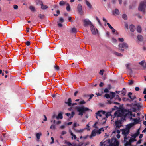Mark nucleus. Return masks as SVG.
I'll use <instances>...</instances> for the list:
<instances>
[{
	"mask_svg": "<svg viewBox=\"0 0 146 146\" xmlns=\"http://www.w3.org/2000/svg\"><path fill=\"white\" fill-rule=\"evenodd\" d=\"M133 115L132 112L131 111H129L127 110L124 109L121 110H118L116 111L114 114V117H122V119L126 120L125 118L127 116H131ZM131 118H132L131 117Z\"/></svg>",
	"mask_w": 146,
	"mask_h": 146,
	"instance_id": "nucleus-1",
	"label": "nucleus"
},
{
	"mask_svg": "<svg viewBox=\"0 0 146 146\" xmlns=\"http://www.w3.org/2000/svg\"><path fill=\"white\" fill-rule=\"evenodd\" d=\"M77 110L79 112L78 115L81 116H82L86 111L90 110L88 108L84 107V106L77 107Z\"/></svg>",
	"mask_w": 146,
	"mask_h": 146,
	"instance_id": "nucleus-2",
	"label": "nucleus"
},
{
	"mask_svg": "<svg viewBox=\"0 0 146 146\" xmlns=\"http://www.w3.org/2000/svg\"><path fill=\"white\" fill-rule=\"evenodd\" d=\"M118 118L117 121H115V129L117 128H119L122 125V122L125 121V120L122 119V117H117Z\"/></svg>",
	"mask_w": 146,
	"mask_h": 146,
	"instance_id": "nucleus-3",
	"label": "nucleus"
},
{
	"mask_svg": "<svg viewBox=\"0 0 146 146\" xmlns=\"http://www.w3.org/2000/svg\"><path fill=\"white\" fill-rule=\"evenodd\" d=\"M145 5V1H142L140 3L138 7L139 11L142 12L143 14H145V10L144 8Z\"/></svg>",
	"mask_w": 146,
	"mask_h": 146,
	"instance_id": "nucleus-4",
	"label": "nucleus"
},
{
	"mask_svg": "<svg viewBox=\"0 0 146 146\" xmlns=\"http://www.w3.org/2000/svg\"><path fill=\"white\" fill-rule=\"evenodd\" d=\"M122 134L125 136L124 137V141H125L127 139L126 137L129 133L130 130L129 129L126 128L124 129H122Z\"/></svg>",
	"mask_w": 146,
	"mask_h": 146,
	"instance_id": "nucleus-5",
	"label": "nucleus"
},
{
	"mask_svg": "<svg viewBox=\"0 0 146 146\" xmlns=\"http://www.w3.org/2000/svg\"><path fill=\"white\" fill-rule=\"evenodd\" d=\"M128 47L127 44L124 42L120 44L119 45V49L122 51H124L125 48H127Z\"/></svg>",
	"mask_w": 146,
	"mask_h": 146,
	"instance_id": "nucleus-6",
	"label": "nucleus"
},
{
	"mask_svg": "<svg viewBox=\"0 0 146 146\" xmlns=\"http://www.w3.org/2000/svg\"><path fill=\"white\" fill-rule=\"evenodd\" d=\"M84 23L85 26H86L88 25H89L90 27L91 25H93V24L90 21L87 19H85L84 20Z\"/></svg>",
	"mask_w": 146,
	"mask_h": 146,
	"instance_id": "nucleus-7",
	"label": "nucleus"
},
{
	"mask_svg": "<svg viewBox=\"0 0 146 146\" xmlns=\"http://www.w3.org/2000/svg\"><path fill=\"white\" fill-rule=\"evenodd\" d=\"M90 28L91 31L92 32V33L93 35H95L97 33V29L96 30L95 29V28L94 26L93 25H91V27H90Z\"/></svg>",
	"mask_w": 146,
	"mask_h": 146,
	"instance_id": "nucleus-8",
	"label": "nucleus"
},
{
	"mask_svg": "<svg viewBox=\"0 0 146 146\" xmlns=\"http://www.w3.org/2000/svg\"><path fill=\"white\" fill-rule=\"evenodd\" d=\"M65 103L68 106H71L72 104L71 99L70 98H69L67 101H65Z\"/></svg>",
	"mask_w": 146,
	"mask_h": 146,
	"instance_id": "nucleus-9",
	"label": "nucleus"
},
{
	"mask_svg": "<svg viewBox=\"0 0 146 146\" xmlns=\"http://www.w3.org/2000/svg\"><path fill=\"white\" fill-rule=\"evenodd\" d=\"M96 117L98 119H100V118L102 117V115L100 112V111H98L96 113Z\"/></svg>",
	"mask_w": 146,
	"mask_h": 146,
	"instance_id": "nucleus-10",
	"label": "nucleus"
},
{
	"mask_svg": "<svg viewBox=\"0 0 146 146\" xmlns=\"http://www.w3.org/2000/svg\"><path fill=\"white\" fill-rule=\"evenodd\" d=\"M96 130L95 129L92 130L91 134L90 136V138L91 139L93 137L95 136L96 135Z\"/></svg>",
	"mask_w": 146,
	"mask_h": 146,
	"instance_id": "nucleus-11",
	"label": "nucleus"
},
{
	"mask_svg": "<svg viewBox=\"0 0 146 146\" xmlns=\"http://www.w3.org/2000/svg\"><path fill=\"white\" fill-rule=\"evenodd\" d=\"M75 114L74 112H72L71 113V114L70 113H66V115L68 117L70 116V118L71 119L73 117V116Z\"/></svg>",
	"mask_w": 146,
	"mask_h": 146,
	"instance_id": "nucleus-12",
	"label": "nucleus"
},
{
	"mask_svg": "<svg viewBox=\"0 0 146 146\" xmlns=\"http://www.w3.org/2000/svg\"><path fill=\"white\" fill-rule=\"evenodd\" d=\"M82 5L80 4H79L77 6V9L78 11L80 13L81 12L82 10Z\"/></svg>",
	"mask_w": 146,
	"mask_h": 146,
	"instance_id": "nucleus-13",
	"label": "nucleus"
},
{
	"mask_svg": "<svg viewBox=\"0 0 146 146\" xmlns=\"http://www.w3.org/2000/svg\"><path fill=\"white\" fill-rule=\"evenodd\" d=\"M130 29L132 32H134L135 29V26L133 25H131L130 26Z\"/></svg>",
	"mask_w": 146,
	"mask_h": 146,
	"instance_id": "nucleus-14",
	"label": "nucleus"
},
{
	"mask_svg": "<svg viewBox=\"0 0 146 146\" xmlns=\"http://www.w3.org/2000/svg\"><path fill=\"white\" fill-rule=\"evenodd\" d=\"M85 1L86 2V4L87 6L90 9L92 8V6L90 4V3L87 0H85Z\"/></svg>",
	"mask_w": 146,
	"mask_h": 146,
	"instance_id": "nucleus-15",
	"label": "nucleus"
},
{
	"mask_svg": "<svg viewBox=\"0 0 146 146\" xmlns=\"http://www.w3.org/2000/svg\"><path fill=\"white\" fill-rule=\"evenodd\" d=\"M137 39L139 40L140 41H143V38L142 35H139L137 36Z\"/></svg>",
	"mask_w": 146,
	"mask_h": 146,
	"instance_id": "nucleus-16",
	"label": "nucleus"
},
{
	"mask_svg": "<svg viewBox=\"0 0 146 146\" xmlns=\"http://www.w3.org/2000/svg\"><path fill=\"white\" fill-rule=\"evenodd\" d=\"M85 129H81L79 130H77L76 129H74V131L75 132L77 133H83Z\"/></svg>",
	"mask_w": 146,
	"mask_h": 146,
	"instance_id": "nucleus-17",
	"label": "nucleus"
},
{
	"mask_svg": "<svg viewBox=\"0 0 146 146\" xmlns=\"http://www.w3.org/2000/svg\"><path fill=\"white\" fill-rule=\"evenodd\" d=\"M110 99H112L115 96V92H110Z\"/></svg>",
	"mask_w": 146,
	"mask_h": 146,
	"instance_id": "nucleus-18",
	"label": "nucleus"
},
{
	"mask_svg": "<svg viewBox=\"0 0 146 146\" xmlns=\"http://www.w3.org/2000/svg\"><path fill=\"white\" fill-rule=\"evenodd\" d=\"M41 9L43 10L46 9L48 8V7L47 5H44L42 3L41 4Z\"/></svg>",
	"mask_w": 146,
	"mask_h": 146,
	"instance_id": "nucleus-19",
	"label": "nucleus"
},
{
	"mask_svg": "<svg viewBox=\"0 0 146 146\" xmlns=\"http://www.w3.org/2000/svg\"><path fill=\"white\" fill-rule=\"evenodd\" d=\"M63 118V116L62 115V114L61 113H59L58 116L56 117V118L57 119H58L59 118L60 119H62Z\"/></svg>",
	"mask_w": 146,
	"mask_h": 146,
	"instance_id": "nucleus-20",
	"label": "nucleus"
},
{
	"mask_svg": "<svg viewBox=\"0 0 146 146\" xmlns=\"http://www.w3.org/2000/svg\"><path fill=\"white\" fill-rule=\"evenodd\" d=\"M102 129H103V131H104V129L103 128H101L98 130H96V133H98V134H100L101 133V131H102Z\"/></svg>",
	"mask_w": 146,
	"mask_h": 146,
	"instance_id": "nucleus-21",
	"label": "nucleus"
},
{
	"mask_svg": "<svg viewBox=\"0 0 146 146\" xmlns=\"http://www.w3.org/2000/svg\"><path fill=\"white\" fill-rule=\"evenodd\" d=\"M119 144V143L118 141H115L114 143L112 144L111 146H118Z\"/></svg>",
	"mask_w": 146,
	"mask_h": 146,
	"instance_id": "nucleus-22",
	"label": "nucleus"
},
{
	"mask_svg": "<svg viewBox=\"0 0 146 146\" xmlns=\"http://www.w3.org/2000/svg\"><path fill=\"white\" fill-rule=\"evenodd\" d=\"M137 30L139 33H141V27L140 26H138L137 29Z\"/></svg>",
	"mask_w": 146,
	"mask_h": 146,
	"instance_id": "nucleus-23",
	"label": "nucleus"
},
{
	"mask_svg": "<svg viewBox=\"0 0 146 146\" xmlns=\"http://www.w3.org/2000/svg\"><path fill=\"white\" fill-rule=\"evenodd\" d=\"M38 17L41 19H44V15L43 14H40L38 15Z\"/></svg>",
	"mask_w": 146,
	"mask_h": 146,
	"instance_id": "nucleus-24",
	"label": "nucleus"
},
{
	"mask_svg": "<svg viewBox=\"0 0 146 146\" xmlns=\"http://www.w3.org/2000/svg\"><path fill=\"white\" fill-rule=\"evenodd\" d=\"M131 141L130 140L129 141H127L125 144V146H128V145H131Z\"/></svg>",
	"mask_w": 146,
	"mask_h": 146,
	"instance_id": "nucleus-25",
	"label": "nucleus"
},
{
	"mask_svg": "<svg viewBox=\"0 0 146 146\" xmlns=\"http://www.w3.org/2000/svg\"><path fill=\"white\" fill-rule=\"evenodd\" d=\"M114 54L117 56H123V54L121 53H119L117 52H114Z\"/></svg>",
	"mask_w": 146,
	"mask_h": 146,
	"instance_id": "nucleus-26",
	"label": "nucleus"
},
{
	"mask_svg": "<svg viewBox=\"0 0 146 146\" xmlns=\"http://www.w3.org/2000/svg\"><path fill=\"white\" fill-rule=\"evenodd\" d=\"M67 6L66 7V10L68 11H69L70 10V8L69 4L68 3L67 4Z\"/></svg>",
	"mask_w": 146,
	"mask_h": 146,
	"instance_id": "nucleus-27",
	"label": "nucleus"
},
{
	"mask_svg": "<svg viewBox=\"0 0 146 146\" xmlns=\"http://www.w3.org/2000/svg\"><path fill=\"white\" fill-rule=\"evenodd\" d=\"M29 9L32 12H34L35 11V8L33 6H30L29 7Z\"/></svg>",
	"mask_w": 146,
	"mask_h": 146,
	"instance_id": "nucleus-28",
	"label": "nucleus"
},
{
	"mask_svg": "<svg viewBox=\"0 0 146 146\" xmlns=\"http://www.w3.org/2000/svg\"><path fill=\"white\" fill-rule=\"evenodd\" d=\"M59 5L61 6H62L65 5L66 4V3L63 1H61L59 3Z\"/></svg>",
	"mask_w": 146,
	"mask_h": 146,
	"instance_id": "nucleus-29",
	"label": "nucleus"
},
{
	"mask_svg": "<svg viewBox=\"0 0 146 146\" xmlns=\"http://www.w3.org/2000/svg\"><path fill=\"white\" fill-rule=\"evenodd\" d=\"M114 13L117 15H119V10L117 9H116L114 11Z\"/></svg>",
	"mask_w": 146,
	"mask_h": 146,
	"instance_id": "nucleus-30",
	"label": "nucleus"
},
{
	"mask_svg": "<svg viewBox=\"0 0 146 146\" xmlns=\"http://www.w3.org/2000/svg\"><path fill=\"white\" fill-rule=\"evenodd\" d=\"M41 135V133H36V136L38 140L39 139L40 137V136Z\"/></svg>",
	"mask_w": 146,
	"mask_h": 146,
	"instance_id": "nucleus-31",
	"label": "nucleus"
},
{
	"mask_svg": "<svg viewBox=\"0 0 146 146\" xmlns=\"http://www.w3.org/2000/svg\"><path fill=\"white\" fill-rule=\"evenodd\" d=\"M122 18L125 20L127 19V16L125 14H123L122 16Z\"/></svg>",
	"mask_w": 146,
	"mask_h": 146,
	"instance_id": "nucleus-32",
	"label": "nucleus"
},
{
	"mask_svg": "<svg viewBox=\"0 0 146 146\" xmlns=\"http://www.w3.org/2000/svg\"><path fill=\"white\" fill-rule=\"evenodd\" d=\"M112 30V31L113 33H114V32L116 33H115L116 34L118 35V33L116 31V30L113 27L112 28V29H111Z\"/></svg>",
	"mask_w": 146,
	"mask_h": 146,
	"instance_id": "nucleus-33",
	"label": "nucleus"
},
{
	"mask_svg": "<svg viewBox=\"0 0 146 146\" xmlns=\"http://www.w3.org/2000/svg\"><path fill=\"white\" fill-rule=\"evenodd\" d=\"M72 33H76L77 32L76 29L75 28H73L72 29Z\"/></svg>",
	"mask_w": 146,
	"mask_h": 146,
	"instance_id": "nucleus-34",
	"label": "nucleus"
},
{
	"mask_svg": "<svg viewBox=\"0 0 146 146\" xmlns=\"http://www.w3.org/2000/svg\"><path fill=\"white\" fill-rule=\"evenodd\" d=\"M105 97L107 98H110V95L109 94H106L105 95Z\"/></svg>",
	"mask_w": 146,
	"mask_h": 146,
	"instance_id": "nucleus-35",
	"label": "nucleus"
},
{
	"mask_svg": "<svg viewBox=\"0 0 146 146\" xmlns=\"http://www.w3.org/2000/svg\"><path fill=\"white\" fill-rule=\"evenodd\" d=\"M118 109V108L117 106H114L113 108L112 109V111H114Z\"/></svg>",
	"mask_w": 146,
	"mask_h": 146,
	"instance_id": "nucleus-36",
	"label": "nucleus"
},
{
	"mask_svg": "<svg viewBox=\"0 0 146 146\" xmlns=\"http://www.w3.org/2000/svg\"><path fill=\"white\" fill-rule=\"evenodd\" d=\"M134 121L135 124H137L139 123V120L137 118L134 119Z\"/></svg>",
	"mask_w": 146,
	"mask_h": 146,
	"instance_id": "nucleus-37",
	"label": "nucleus"
},
{
	"mask_svg": "<svg viewBox=\"0 0 146 146\" xmlns=\"http://www.w3.org/2000/svg\"><path fill=\"white\" fill-rule=\"evenodd\" d=\"M102 123L103 124H104V123H105V122L106 121V118L105 117H104V118H103L102 119Z\"/></svg>",
	"mask_w": 146,
	"mask_h": 146,
	"instance_id": "nucleus-38",
	"label": "nucleus"
},
{
	"mask_svg": "<svg viewBox=\"0 0 146 146\" xmlns=\"http://www.w3.org/2000/svg\"><path fill=\"white\" fill-rule=\"evenodd\" d=\"M111 115V112H108L106 113L105 115L106 118H107L108 116H110Z\"/></svg>",
	"mask_w": 146,
	"mask_h": 146,
	"instance_id": "nucleus-39",
	"label": "nucleus"
},
{
	"mask_svg": "<svg viewBox=\"0 0 146 146\" xmlns=\"http://www.w3.org/2000/svg\"><path fill=\"white\" fill-rule=\"evenodd\" d=\"M77 126V124L76 123H74L73 124L72 127V129L74 130V129H76L75 127Z\"/></svg>",
	"mask_w": 146,
	"mask_h": 146,
	"instance_id": "nucleus-40",
	"label": "nucleus"
},
{
	"mask_svg": "<svg viewBox=\"0 0 146 146\" xmlns=\"http://www.w3.org/2000/svg\"><path fill=\"white\" fill-rule=\"evenodd\" d=\"M54 68L55 70H59V67L57 66H56V65L54 66Z\"/></svg>",
	"mask_w": 146,
	"mask_h": 146,
	"instance_id": "nucleus-41",
	"label": "nucleus"
},
{
	"mask_svg": "<svg viewBox=\"0 0 146 146\" xmlns=\"http://www.w3.org/2000/svg\"><path fill=\"white\" fill-rule=\"evenodd\" d=\"M96 20L98 22L99 25H101V22H100L99 19V18L96 16Z\"/></svg>",
	"mask_w": 146,
	"mask_h": 146,
	"instance_id": "nucleus-42",
	"label": "nucleus"
},
{
	"mask_svg": "<svg viewBox=\"0 0 146 146\" xmlns=\"http://www.w3.org/2000/svg\"><path fill=\"white\" fill-rule=\"evenodd\" d=\"M55 126L54 125H52L50 127L51 129H52L54 130L55 129Z\"/></svg>",
	"mask_w": 146,
	"mask_h": 146,
	"instance_id": "nucleus-43",
	"label": "nucleus"
},
{
	"mask_svg": "<svg viewBox=\"0 0 146 146\" xmlns=\"http://www.w3.org/2000/svg\"><path fill=\"white\" fill-rule=\"evenodd\" d=\"M133 80L129 81V84L130 85H132L133 83Z\"/></svg>",
	"mask_w": 146,
	"mask_h": 146,
	"instance_id": "nucleus-44",
	"label": "nucleus"
},
{
	"mask_svg": "<svg viewBox=\"0 0 146 146\" xmlns=\"http://www.w3.org/2000/svg\"><path fill=\"white\" fill-rule=\"evenodd\" d=\"M13 7L15 9H18V6L17 5H13Z\"/></svg>",
	"mask_w": 146,
	"mask_h": 146,
	"instance_id": "nucleus-45",
	"label": "nucleus"
},
{
	"mask_svg": "<svg viewBox=\"0 0 146 146\" xmlns=\"http://www.w3.org/2000/svg\"><path fill=\"white\" fill-rule=\"evenodd\" d=\"M118 40L119 41L122 42L124 41V39L123 38H118Z\"/></svg>",
	"mask_w": 146,
	"mask_h": 146,
	"instance_id": "nucleus-46",
	"label": "nucleus"
},
{
	"mask_svg": "<svg viewBox=\"0 0 146 146\" xmlns=\"http://www.w3.org/2000/svg\"><path fill=\"white\" fill-rule=\"evenodd\" d=\"M104 70H100V74L102 75H103L104 74Z\"/></svg>",
	"mask_w": 146,
	"mask_h": 146,
	"instance_id": "nucleus-47",
	"label": "nucleus"
},
{
	"mask_svg": "<svg viewBox=\"0 0 146 146\" xmlns=\"http://www.w3.org/2000/svg\"><path fill=\"white\" fill-rule=\"evenodd\" d=\"M132 94V93L131 92H129L128 94V96L130 98H132V96H131Z\"/></svg>",
	"mask_w": 146,
	"mask_h": 146,
	"instance_id": "nucleus-48",
	"label": "nucleus"
},
{
	"mask_svg": "<svg viewBox=\"0 0 146 146\" xmlns=\"http://www.w3.org/2000/svg\"><path fill=\"white\" fill-rule=\"evenodd\" d=\"M138 135L136 134V133L133 135L132 136L134 138H136Z\"/></svg>",
	"mask_w": 146,
	"mask_h": 146,
	"instance_id": "nucleus-49",
	"label": "nucleus"
},
{
	"mask_svg": "<svg viewBox=\"0 0 146 146\" xmlns=\"http://www.w3.org/2000/svg\"><path fill=\"white\" fill-rule=\"evenodd\" d=\"M94 96V95L93 94H91L90 96V98H89V99H88V100H90L92 99L93 97Z\"/></svg>",
	"mask_w": 146,
	"mask_h": 146,
	"instance_id": "nucleus-50",
	"label": "nucleus"
},
{
	"mask_svg": "<svg viewBox=\"0 0 146 146\" xmlns=\"http://www.w3.org/2000/svg\"><path fill=\"white\" fill-rule=\"evenodd\" d=\"M107 24L108 25L109 27L111 29H112L113 27L111 26L110 23H107Z\"/></svg>",
	"mask_w": 146,
	"mask_h": 146,
	"instance_id": "nucleus-51",
	"label": "nucleus"
},
{
	"mask_svg": "<svg viewBox=\"0 0 146 146\" xmlns=\"http://www.w3.org/2000/svg\"><path fill=\"white\" fill-rule=\"evenodd\" d=\"M121 94L123 96L125 95L126 93V90L122 91L121 92Z\"/></svg>",
	"mask_w": 146,
	"mask_h": 146,
	"instance_id": "nucleus-52",
	"label": "nucleus"
},
{
	"mask_svg": "<svg viewBox=\"0 0 146 146\" xmlns=\"http://www.w3.org/2000/svg\"><path fill=\"white\" fill-rule=\"evenodd\" d=\"M59 21H60V22L62 23L64 21V20L63 18H62V17H61L60 18Z\"/></svg>",
	"mask_w": 146,
	"mask_h": 146,
	"instance_id": "nucleus-53",
	"label": "nucleus"
},
{
	"mask_svg": "<svg viewBox=\"0 0 146 146\" xmlns=\"http://www.w3.org/2000/svg\"><path fill=\"white\" fill-rule=\"evenodd\" d=\"M129 140L131 141V142H132L135 141H136V140L134 138L133 139H131Z\"/></svg>",
	"mask_w": 146,
	"mask_h": 146,
	"instance_id": "nucleus-54",
	"label": "nucleus"
},
{
	"mask_svg": "<svg viewBox=\"0 0 146 146\" xmlns=\"http://www.w3.org/2000/svg\"><path fill=\"white\" fill-rule=\"evenodd\" d=\"M132 125L131 124H130L128 125L127 127L126 128L127 129H129V130H130V129L132 127Z\"/></svg>",
	"mask_w": 146,
	"mask_h": 146,
	"instance_id": "nucleus-55",
	"label": "nucleus"
},
{
	"mask_svg": "<svg viewBox=\"0 0 146 146\" xmlns=\"http://www.w3.org/2000/svg\"><path fill=\"white\" fill-rule=\"evenodd\" d=\"M144 62L143 61H141L140 62H139V64L143 66V65Z\"/></svg>",
	"mask_w": 146,
	"mask_h": 146,
	"instance_id": "nucleus-56",
	"label": "nucleus"
},
{
	"mask_svg": "<svg viewBox=\"0 0 146 146\" xmlns=\"http://www.w3.org/2000/svg\"><path fill=\"white\" fill-rule=\"evenodd\" d=\"M79 103L81 104H85L86 102L84 100H83L80 102Z\"/></svg>",
	"mask_w": 146,
	"mask_h": 146,
	"instance_id": "nucleus-57",
	"label": "nucleus"
},
{
	"mask_svg": "<svg viewBox=\"0 0 146 146\" xmlns=\"http://www.w3.org/2000/svg\"><path fill=\"white\" fill-rule=\"evenodd\" d=\"M101 114H102L103 115H105V114H106V113L105 111H100Z\"/></svg>",
	"mask_w": 146,
	"mask_h": 146,
	"instance_id": "nucleus-58",
	"label": "nucleus"
},
{
	"mask_svg": "<svg viewBox=\"0 0 146 146\" xmlns=\"http://www.w3.org/2000/svg\"><path fill=\"white\" fill-rule=\"evenodd\" d=\"M113 102L111 100H108V104H111L112 103H113Z\"/></svg>",
	"mask_w": 146,
	"mask_h": 146,
	"instance_id": "nucleus-59",
	"label": "nucleus"
},
{
	"mask_svg": "<svg viewBox=\"0 0 146 146\" xmlns=\"http://www.w3.org/2000/svg\"><path fill=\"white\" fill-rule=\"evenodd\" d=\"M43 116L44 117V119L43 120V121H46L47 120V117H46V115H43Z\"/></svg>",
	"mask_w": 146,
	"mask_h": 146,
	"instance_id": "nucleus-60",
	"label": "nucleus"
},
{
	"mask_svg": "<svg viewBox=\"0 0 146 146\" xmlns=\"http://www.w3.org/2000/svg\"><path fill=\"white\" fill-rule=\"evenodd\" d=\"M126 67L127 69H130V68L129 67V66H130V64H127L126 65Z\"/></svg>",
	"mask_w": 146,
	"mask_h": 146,
	"instance_id": "nucleus-61",
	"label": "nucleus"
},
{
	"mask_svg": "<svg viewBox=\"0 0 146 146\" xmlns=\"http://www.w3.org/2000/svg\"><path fill=\"white\" fill-rule=\"evenodd\" d=\"M135 91H138L139 90V88L138 87H136L135 88Z\"/></svg>",
	"mask_w": 146,
	"mask_h": 146,
	"instance_id": "nucleus-62",
	"label": "nucleus"
},
{
	"mask_svg": "<svg viewBox=\"0 0 146 146\" xmlns=\"http://www.w3.org/2000/svg\"><path fill=\"white\" fill-rule=\"evenodd\" d=\"M66 144L68 146H71L72 145V144L70 142H67L66 143Z\"/></svg>",
	"mask_w": 146,
	"mask_h": 146,
	"instance_id": "nucleus-63",
	"label": "nucleus"
},
{
	"mask_svg": "<svg viewBox=\"0 0 146 146\" xmlns=\"http://www.w3.org/2000/svg\"><path fill=\"white\" fill-rule=\"evenodd\" d=\"M66 132L64 131H62V133H61V134L62 135H63L66 134Z\"/></svg>",
	"mask_w": 146,
	"mask_h": 146,
	"instance_id": "nucleus-64",
	"label": "nucleus"
}]
</instances>
